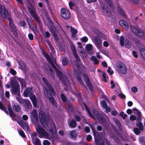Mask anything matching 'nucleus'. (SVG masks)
<instances>
[{"instance_id":"f257e3e1","label":"nucleus","mask_w":145,"mask_h":145,"mask_svg":"<svg viewBox=\"0 0 145 145\" xmlns=\"http://www.w3.org/2000/svg\"><path fill=\"white\" fill-rule=\"evenodd\" d=\"M116 70L120 73L125 74L127 73V68L125 65L120 61L118 62L116 64Z\"/></svg>"},{"instance_id":"f03ea898","label":"nucleus","mask_w":145,"mask_h":145,"mask_svg":"<svg viewBox=\"0 0 145 145\" xmlns=\"http://www.w3.org/2000/svg\"><path fill=\"white\" fill-rule=\"evenodd\" d=\"M9 21L8 25L10 28V31L12 33L14 37L17 38L18 37V35L17 33L18 29L16 26L14 24L12 19L9 17L8 18L6 19Z\"/></svg>"},{"instance_id":"7ed1b4c3","label":"nucleus","mask_w":145,"mask_h":145,"mask_svg":"<svg viewBox=\"0 0 145 145\" xmlns=\"http://www.w3.org/2000/svg\"><path fill=\"white\" fill-rule=\"evenodd\" d=\"M11 91L12 93L18 95L20 91V86L18 82L16 81H14L11 83Z\"/></svg>"},{"instance_id":"20e7f679","label":"nucleus","mask_w":145,"mask_h":145,"mask_svg":"<svg viewBox=\"0 0 145 145\" xmlns=\"http://www.w3.org/2000/svg\"><path fill=\"white\" fill-rule=\"evenodd\" d=\"M51 63V65L55 70L56 72V75H58L60 80H61L63 83L66 81L67 79L65 76L63 74L62 72L60 70L57 69L55 65L53 62L51 60V61H49Z\"/></svg>"},{"instance_id":"39448f33","label":"nucleus","mask_w":145,"mask_h":145,"mask_svg":"<svg viewBox=\"0 0 145 145\" xmlns=\"http://www.w3.org/2000/svg\"><path fill=\"white\" fill-rule=\"evenodd\" d=\"M133 110L134 111V113L136 114L137 115L138 117L137 118V120L139 121L138 122L136 123V125L138 127V128L140 129L142 131L144 129V127L143 123L140 121L141 120V113L138 109L136 108H133Z\"/></svg>"},{"instance_id":"423d86ee","label":"nucleus","mask_w":145,"mask_h":145,"mask_svg":"<svg viewBox=\"0 0 145 145\" xmlns=\"http://www.w3.org/2000/svg\"><path fill=\"white\" fill-rule=\"evenodd\" d=\"M29 10L30 14L33 18L35 20L38 24L39 28H41L42 24L40 18L37 14L33 9L30 8H29Z\"/></svg>"},{"instance_id":"0eeeda50","label":"nucleus","mask_w":145,"mask_h":145,"mask_svg":"<svg viewBox=\"0 0 145 145\" xmlns=\"http://www.w3.org/2000/svg\"><path fill=\"white\" fill-rule=\"evenodd\" d=\"M83 76L84 79L86 84L89 90L91 91L92 94L93 95L94 89L88 76L87 74L84 73Z\"/></svg>"},{"instance_id":"6e6552de","label":"nucleus","mask_w":145,"mask_h":145,"mask_svg":"<svg viewBox=\"0 0 145 145\" xmlns=\"http://www.w3.org/2000/svg\"><path fill=\"white\" fill-rule=\"evenodd\" d=\"M61 15L65 20H68L71 17V13L68 9L65 8H62L60 10Z\"/></svg>"},{"instance_id":"1a4fd4ad","label":"nucleus","mask_w":145,"mask_h":145,"mask_svg":"<svg viewBox=\"0 0 145 145\" xmlns=\"http://www.w3.org/2000/svg\"><path fill=\"white\" fill-rule=\"evenodd\" d=\"M39 118L41 123L47 122L49 120V117L48 114L43 110L40 111L39 113Z\"/></svg>"},{"instance_id":"9d476101","label":"nucleus","mask_w":145,"mask_h":145,"mask_svg":"<svg viewBox=\"0 0 145 145\" xmlns=\"http://www.w3.org/2000/svg\"><path fill=\"white\" fill-rule=\"evenodd\" d=\"M101 8L103 15L108 17L110 16L111 13L109 8L107 5L105 3H103L101 5Z\"/></svg>"},{"instance_id":"9b49d317","label":"nucleus","mask_w":145,"mask_h":145,"mask_svg":"<svg viewBox=\"0 0 145 145\" xmlns=\"http://www.w3.org/2000/svg\"><path fill=\"white\" fill-rule=\"evenodd\" d=\"M0 13L4 18L7 19L10 15L7 9L2 5L0 4Z\"/></svg>"},{"instance_id":"f8f14e48","label":"nucleus","mask_w":145,"mask_h":145,"mask_svg":"<svg viewBox=\"0 0 145 145\" xmlns=\"http://www.w3.org/2000/svg\"><path fill=\"white\" fill-rule=\"evenodd\" d=\"M94 42L96 47L99 48L101 49L102 48V41L101 38L99 35H96L94 39Z\"/></svg>"},{"instance_id":"ddd939ff","label":"nucleus","mask_w":145,"mask_h":145,"mask_svg":"<svg viewBox=\"0 0 145 145\" xmlns=\"http://www.w3.org/2000/svg\"><path fill=\"white\" fill-rule=\"evenodd\" d=\"M33 90L32 87L27 88L24 91L23 95L24 97H27L33 94Z\"/></svg>"},{"instance_id":"4468645a","label":"nucleus","mask_w":145,"mask_h":145,"mask_svg":"<svg viewBox=\"0 0 145 145\" xmlns=\"http://www.w3.org/2000/svg\"><path fill=\"white\" fill-rule=\"evenodd\" d=\"M42 78L43 82L48 88V89H49L53 94L55 93V91L54 89L47 80L44 77H42Z\"/></svg>"},{"instance_id":"2eb2a0df","label":"nucleus","mask_w":145,"mask_h":145,"mask_svg":"<svg viewBox=\"0 0 145 145\" xmlns=\"http://www.w3.org/2000/svg\"><path fill=\"white\" fill-rule=\"evenodd\" d=\"M95 138V141L96 144L99 142V140L101 138V137L100 134L94 129H92Z\"/></svg>"},{"instance_id":"dca6fc26","label":"nucleus","mask_w":145,"mask_h":145,"mask_svg":"<svg viewBox=\"0 0 145 145\" xmlns=\"http://www.w3.org/2000/svg\"><path fill=\"white\" fill-rule=\"evenodd\" d=\"M32 117V120L35 122L39 121L37 112L36 110H33L31 113Z\"/></svg>"},{"instance_id":"f3484780","label":"nucleus","mask_w":145,"mask_h":145,"mask_svg":"<svg viewBox=\"0 0 145 145\" xmlns=\"http://www.w3.org/2000/svg\"><path fill=\"white\" fill-rule=\"evenodd\" d=\"M36 129L37 133L42 136H45L47 135V132L40 126H38Z\"/></svg>"},{"instance_id":"a211bd4d","label":"nucleus","mask_w":145,"mask_h":145,"mask_svg":"<svg viewBox=\"0 0 145 145\" xmlns=\"http://www.w3.org/2000/svg\"><path fill=\"white\" fill-rule=\"evenodd\" d=\"M25 105V108L26 111H28L29 109L31 108L32 105L29 100L25 99L24 101Z\"/></svg>"},{"instance_id":"6ab92c4d","label":"nucleus","mask_w":145,"mask_h":145,"mask_svg":"<svg viewBox=\"0 0 145 145\" xmlns=\"http://www.w3.org/2000/svg\"><path fill=\"white\" fill-rule=\"evenodd\" d=\"M48 88L46 87H43L44 91V93L45 96L47 98H48L52 95V94L54 95L55 93L53 94L52 92L49 90H48Z\"/></svg>"},{"instance_id":"aec40b11","label":"nucleus","mask_w":145,"mask_h":145,"mask_svg":"<svg viewBox=\"0 0 145 145\" xmlns=\"http://www.w3.org/2000/svg\"><path fill=\"white\" fill-rule=\"evenodd\" d=\"M30 99L32 102L33 106L35 108H37V101L36 97L34 94H32L29 96Z\"/></svg>"},{"instance_id":"412c9836","label":"nucleus","mask_w":145,"mask_h":145,"mask_svg":"<svg viewBox=\"0 0 145 145\" xmlns=\"http://www.w3.org/2000/svg\"><path fill=\"white\" fill-rule=\"evenodd\" d=\"M94 116L98 120H101L102 121L103 118L102 116L100 114L99 112L96 110H94L93 112Z\"/></svg>"},{"instance_id":"4be33fe9","label":"nucleus","mask_w":145,"mask_h":145,"mask_svg":"<svg viewBox=\"0 0 145 145\" xmlns=\"http://www.w3.org/2000/svg\"><path fill=\"white\" fill-rule=\"evenodd\" d=\"M7 108L10 116L12 118V120H14V118L15 117L16 115L12 110L10 104L8 105Z\"/></svg>"},{"instance_id":"5701e85b","label":"nucleus","mask_w":145,"mask_h":145,"mask_svg":"<svg viewBox=\"0 0 145 145\" xmlns=\"http://www.w3.org/2000/svg\"><path fill=\"white\" fill-rule=\"evenodd\" d=\"M139 52L142 58L145 60V47L143 45L139 48Z\"/></svg>"},{"instance_id":"b1692460","label":"nucleus","mask_w":145,"mask_h":145,"mask_svg":"<svg viewBox=\"0 0 145 145\" xmlns=\"http://www.w3.org/2000/svg\"><path fill=\"white\" fill-rule=\"evenodd\" d=\"M60 97L62 101L65 104L70 101L69 99L63 93H61Z\"/></svg>"},{"instance_id":"393cba45","label":"nucleus","mask_w":145,"mask_h":145,"mask_svg":"<svg viewBox=\"0 0 145 145\" xmlns=\"http://www.w3.org/2000/svg\"><path fill=\"white\" fill-rule=\"evenodd\" d=\"M58 27L54 25L50 26L49 29L50 31L52 33V34L57 33L58 32L57 30Z\"/></svg>"},{"instance_id":"a878e982","label":"nucleus","mask_w":145,"mask_h":145,"mask_svg":"<svg viewBox=\"0 0 145 145\" xmlns=\"http://www.w3.org/2000/svg\"><path fill=\"white\" fill-rule=\"evenodd\" d=\"M120 25L122 26L125 30H126L128 28V26L127 22L123 20H121L120 21Z\"/></svg>"},{"instance_id":"bb28decb","label":"nucleus","mask_w":145,"mask_h":145,"mask_svg":"<svg viewBox=\"0 0 145 145\" xmlns=\"http://www.w3.org/2000/svg\"><path fill=\"white\" fill-rule=\"evenodd\" d=\"M16 79L20 83L22 88H25L26 87V85L25 81L24 79L17 77Z\"/></svg>"},{"instance_id":"cd10ccee","label":"nucleus","mask_w":145,"mask_h":145,"mask_svg":"<svg viewBox=\"0 0 145 145\" xmlns=\"http://www.w3.org/2000/svg\"><path fill=\"white\" fill-rule=\"evenodd\" d=\"M48 67L49 69L50 72H49L48 71L47 72V74L50 75L52 79H54L55 78V74L53 71L52 68L50 66H48Z\"/></svg>"},{"instance_id":"c85d7f7f","label":"nucleus","mask_w":145,"mask_h":145,"mask_svg":"<svg viewBox=\"0 0 145 145\" xmlns=\"http://www.w3.org/2000/svg\"><path fill=\"white\" fill-rule=\"evenodd\" d=\"M135 34L138 37L141 38L143 37L144 36V31L139 29L137 30L136 32H135Z\"/></svg>"},{"instance_id":"c756f323","label":"nucleus","mask_w":145,"mask_h":145,"mask_svg":"<svg viewBox=\"0 0 145 145\" xmlns=\"http://www.w3.org/2000/svg\"><path fill=\"white\" fill-rule=\"evenodd\" d=\"M69 127L71 128H75L77 125L76 121L74 119L72 120L69 124Z\"/></svg>"},{"instance_id":"7c9ffc66","label":"nucleus","mask_w":145,"mask_h":145,"mask_svg":"<svg viewBox=\"0 0 145 145\" xmlns=\"http://www.w3.org/2000/svg\"><path fill=\"white\" fill-rule=\"evenodd\" d=\"M50 132L52 134L56 132V126L55 123L53 122L51 124V127L50 129Z\"/></svg>"},{"instance_id":"2f4dec72","label":"nucleus","mask_w":145,"mask_h":145,"mask_svg":"<svg viewBox=\"0 0 145 145\" xmlns=\"http://www.w3.org/2000/svg\"><path fill=\"white\" fill-rule=\"evenodd\" d=\"M33 143L34 145H42L40 143V140L38 138H37L35 139V140H32Z\"/></svg>"},{"instance_id":"473e14b6","label":"nucleus","mask_w":145,"mask_h":145,"mask_svg":"<svg viewBox=\"0 0 145 145\" xmlns=\"http://www.w3.org/2000/svg\"><path fill=\"white\" fill-rule=\"evenodd\" d=\"M12 108L16 112H18L20 111L21 107L18 105H14Z\"/></svg>"},{"instance_id":"72a5a7b5","label":"nucleus","mask_w":145,"mask_h":145,"mask_svg":"<svg viewBox=\"0 0 145 145\" xmlns=\"http://www.w3.org/2000/svg\"><path fill=\"white\" fill-rule=\"evenodd\" d=\"M69 135L72 138H75L77 136L75 130H72L69 132Z\"/></svg>"},{"instance_id":"f704fd0d","label":"nucleus","mask_w":145,"mask_h":145,"mask_svg":"<svg viewBox=\"0 0 145 145\" xmlns=\"http://www.w3.org/2000/svg\"><path fill=\"white\" fill-rule=\"evenodd\" d=\"M68 106V108L69 110L72 111L74 109V107L72 106V103L71 101L66 103Z\"/></svg>"},{"instance_id":"c9c22d12","label":"nucleus","mask_w":145,"mask_h":145,"mask_svg":"<svg viewBox=\"0 0 145 145\" xmlns=\"http://www.w3.org/2000/svg\"><path fill=\"white\" fill-rule=\"evenodd\" d=\"M91 59L93 61L94 64L98 65L99 64V61L95 56H91Z\"/></svg>"},{"instance_id":"e433bc0d","label":"nucleus","mask_w":145,"mask_h":145,"mask_svg":"<svg viewBox=\"0 0 145 145\" xmlns=\"http://www.w3.org/2000/svg\"><path fill=\"white\" fill-rule=\"evenodd\" d=\"M141 130L137 127H135L133 129L134 133L137 135H138L141 132Z\"/></svg>"},{"instance_id":"4c0bfd02","label":"nucleus","mask_w":145,"mask_h":145,"mask_svg":"<svg viewBox=\"0 0 145 145\" xmlns=\"http://www.w3.org/2000/svg\"><path fill=\"white\" fill-rule=\"evenodd\" d=\"M20 125L22 128L24 129H25V127L27 126L28 124L27 123L24 121H22L21 122Z\"/></svg>"},{"instance_id":"58836bf2","label":"nucleus","mask_w":145,"mask_h":145,"mask_svg":"<svg viewBox=\"0 0 145 145\" xmlns=\"http://www.w3.org/2000/svg\"><path fill=\"white\" fill-rule=\"evenodd\" d=\"M132 39L133 42L136 45H139L140 43V41L138 39L133 37Z\"/></svg>"},{"instance_id":"ea45409f","label":"nucleus","mask_w":145,"mask_h":145,"mask_svg":"<svg viewBox=\"0 0 145 145\" xmlns=\"http://www.w3.org/2000/svg\"><path fill=\"white\" fill-rule=\"evenodd\" d=\"M125 46L127 48H131V44L129 40L127 39L125 40Z\"/></svg>"},{"instance_id":"a19ab883","label":"nucleus","mask_w":145,"mask_h":145,"mask_svg":"<svg viewBox=\"0 0 145 145\" xmlns=\"http://www.w3.org/2000/svg\"><path fill=\"white\" fill-rule=\"evenodd\" d=\"M101 104L103 108H106L108 106L106 101L105 100H102L101 101Z\"/></svg>"},{"instance_id":"79ce46f5","label":"nucleus","mask_w":145,"mask_h":145,"mask_svg":"<svg viewBox=\"0 0 145 145\" xmlns=\"http://www.w3.org/2000/svg\"><path fill=\"white\" fill-rule=\"evenodd\" d=\"M62 63L63 65L64 66L67 65L68 63V61L67 59L65 57H63V59Z\"/></svg>"},{"instance_id":"37998d69","label":"nucleus","mask_w":145,"mask_h":145,"mask_svg":"<svg viewBox=\"0 0 145 145\" xmlns=\"http://www.w3.org/2000/svg\"><path fill=\"white\" fill-rule=\"evenodd\" d=\"M118 10H119L120 14L123 16V18H126V16L125 12L121 9L120 7L118 8Z\"/></svg>"},{"instance_id":"c03bdc74","label":"nucleus","mask_w":145,"mask_h":145,"mask_svg":"<svg viewBox=\"0 0 145 145\" xmlns=\"http://www.w3.org/2000/svg\"><path fill=\"white\" fill-rule=\"evenodd\" d=\"M124 38L123 36H121L120 38V44L121 46H123L124 45Z\"/></svg>"},{"instance_id":"a18cd8bd","label":"nucleus","mask_w":145,"mask_h":145,"mask_svg":"<svg viewBox=\"0 0 145 145\" xmlns=\"http://www.w3.org/2000/svg\"><path fill=\"white\" fill-rule=\"evenodd\" d=\"M46 2V3L47 4V7L50 12L52 13V7L50 6L49 5V3L48 0H44Z\"/></svg>"},{"instance_id":"49530a36","label":"nucleus","mask_w":145,"mask_h":145,"mask_svg":"<svg viewBox=\"0 0 145 145\" xmlns=\"http://www.w3.org/2000/svg\"><path fill=\"white\" fill-rule=\"evenodd\" d=\"M43 55L46 58V59L49 62L51 61V58L48 54L44 53Z\"/></svg>"},{"instance_id":"de8ad7c7","label":"nucleus","mask_w":145,"mask_h":145,"mask_svg":"<svg viewBox=\"0 0 145 145\" xmlns=\"http://www.w3.org/2000/svg\"><path fill=\"white\" fill-rule=\"evenodd\" d=\"M71 47L73 54L76 53L75 46L73 43L71 45Z\"/></svg>"},{"instance_id":"09e8293b","label":"nucleus","mask_w":145,"mask_h":145,"mask_svg":"<svg viewBox=\"0 0 145 145\" xmlns=\"http://www.w3.org/2000/svg\"><path fill=\"white\" fill-rule=\"evenodd\" d=\"M18 133L20 135L22 138H25L26 136L23 131L22 130H19L18 131Z\"/></svg>"},{"instance_id":"8fccbe9b","label":"nucleus","mask_w":145,"mask_h":145,"mask_svg":"<svg viewBox=\"0 0 145 145\" xmlns=\"http://www.w3.org/2000/svg\"><path fill=\"white\" fill-rule=\"evenodd\" d=\"M131 30L135 34V32H136L137 31L139 30L138 29H137L135 26L133 25L131 26Z\"/></svg>"},{"instance_id":"3c124183","label":"nucleus","mask_w":145,"mask_h":145,"mask_svg":"<svg viewBox=\"0 0 145 145\" xmlns=\"http://www.w3.org/2000/svg\"><path fill=\"white\" fill-rule=\"evenodd\" d=\"M86 49L88 51H90L93 48V47L91 44H89L86 45Z\"/></svg>"},{"instance_id":"603ef678","label":"nucleus","mask_w":145,"mask_h":145,"mask_svg":"<svg viewBox=\"0 0 145 145\" xmlns=\"http://www.w3.org/2000/svg\"><path fill=\"white\" fill-rule=\"evenodd\" d=\"M25 19H26V21L28 23L29 27L30 28H31V26L30 25L31 24H32V22H31L30 19L28 17H26L25 18Z\"/></svg>"},{"instance_id":"864d4df0","label":"nucleus","mask_w":145,"mask_h":145,"mask_svg":"<svg viewBox=\"0 0 145 145\" xmlns=\"http://www.w3.org/2000/svg\"><path fill=\"white\" fill-rule=\"evenodd\" d=\"M85 108L86 109V111L88 112V113L89 114V115L91 118H94V117L93 115L91 112L89 108L86 106H85Z\"/></svg>"},{"instance_id":"5fc2aeb1","label":"nucleus","mask_w":145,"mask_h":145,"mask_svg":"<svg viewBox=\"0 0 145 145\" xmlns=\"http://www.w3.org/2000/svg\"><path fill=\"white\" fill-rule=\"evenodd\" d=\"M104 1L110 7H112L113 5L112 3L110 0H104Z\"/></svg>"},{"instance_id":"6e6d98bb","label":"nucleus","mask_w":145,"mask_h":145,"mask_svg":"<svg viewBox=\"0 0 145 145\" xmlns=\"http://www.w3.org/2000/svg\"><path fill=\"white\" fill-rule=\"evenodd\" d=\"M37 134L35 132H34L33 133H32L31 134V136L32 138V140H35V139H36L37 137H36Z\"/></svg>"},{"instance_id":"4d7b16f0","label":"nucleus","mask_w":145,"mask_h":145,"mask_svg":"<svg viewBox=\"0 0 145 145\" xmlns=\"http://www.w3.org/2000/svg\"><path fill=\"white\" fill-rule=\"evenodd\" d=\"M73 55L76 60L78 62H80L81 61L80 57L77 54V53L73 54Z\"/></svg>"},{"instance_id":"13d9d810","label":"nucleus","mask_w":145,"mask_h":145,"mask_svg":"<svg viewBox=\"0 0 145 145\" xmlns=\"http://www.w3.org/2000/svg\"><path fill=\"white\" fill-rule=\"evenodd\" d=\"M19 23L20 26L24 28L25 27L26 25V23L24 20L20 21Z\"/></svg>"},{"instance_id":"bf43d9fd","label":"nucleus","mask_w":145,"mask_h":145,"mask_svg":"<svg viewBox=\"0 0 145 145\" xmlns=\"http://www.w3.org/2000/svg\"><path fill=\"white\" fill-rule=\"evenodd\" d=\"M71 31L72 33L74 35H75L77 33L78 31L76 29H74V28L71 29Z\"/></svg>"},{"instance_id":"052dcab7","label":"nucleus","mask_w":145,"mask_h":145,"mask_svg":"<svg viewBox=\"0 0 145 145\" xmlns=\"http://www.w3.org/2000/svg\"><path fill=\"white\" fill-rule=\"evenodd\" d=\"M103 78L102 80L105 82H106L107 81V80L106 77V74L103 73L102 75Z\"/></svg>"},{"instance_id":"680f3d73","label":"nucleus","mask_w":145,"mask_h":145,"mask_svg":"<svg viewBox=\"0 0 145 145\" xmlns=\"http://www.w3.org/2000/svg\"><path fill=\"white\" fill-rule=\"evenodd\" d=\"M10 72L13 75H15L16 74V71L12 68H10Z\"/></svg>"},{"instance_id":"e2e57ef3","label":"nucleus","mask_w":145,"mask_h":145,"mask_svg":"<svg viewBox=\"0 0 145 145\" xmlns=\"http://www.w3.org/2000/svg\"><path fill=\"white\" fill-rule=\"evenodd\" d=\"M104 141L106 145H111L110 140L107 138L104 139Z\"/></svg>"},{"instance_id":"0e129e2a","label":"nucleus","mask_w":145,"mask_h":145,"mask_svg":"<svg viewBox=\"0 0 145 145\" xmlns=\"http://www.w3.org/2000/svg\"><path fill=\"white\" fill-rule=\"evenodd\" d=\"M131 90L132 92L135 93L138 92L137 88L135 87H133L131 88Z\"/></svg>"},{"instance_id":"69168bd1","label":"nucleus","mask_w":145,"mask_h":145,"mask_svg":"<svg viewBox=\"0 0 145 145\" xmlns=\"http://www.w3.org/2000/svg\"><path fill=\"white\" fill-rule=\"evenodd\" d=\"M69 5L70 8L71 9H72V7L74 5V4L72 1H71L69 2Z\"/></svg>"},{"instance_id":"338daca9","label":"nucleus","mask_w":145,"mask_h":145,"mask_svg":"<svg viewBox=\"0 0 145 145\" xmlns=\"http://www.w3.org/2000/svg\"><path fill=\"white\" fill-rule=\"evenodd\" d=\"M79 72H81L83 71V70L82 69L81 66L79 65H77L76 66Z\"/></svg>"},{"instance_id":"774afa93","label":"nucleus","mask_w":145,"mask_h":145,"mask_svg":"<svg viewBox=\"0 0 145 145\" xmlns=\"http://www.w3.org/2000/svg\"><path fill=\"white\" fill-rule=\"evenodd\" d=\"M88 38L86 37H84L81 39V41L83 42H86L88 41Z\"/></svg>"}]
</instances>
